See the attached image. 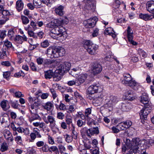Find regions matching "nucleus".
<instances>
[{
    "label": "nucleus",
    "mask_w": 154,
    "mask_h": 154,
    "mask_svg": "<svg viewBox=\"0 0 154 154\" xmlns=\"http://www.w3.org/2000/svg\"><path fill=\"white\" fill-rule=\"evenodd\" d=\"M3 134L4 137H6V136H12V135L10 132L9 130L7 129H5L3 131Z\"/></svg>",
    "instance_id": "obj_44"
},
{
    "label": "nucleus",
    "mask_w": 154,
    "mask_h": 154,
    "mask_svg": "<svg viewBox=\"0 0 154 154\" xmlns=\"http://www.w3.org/2000/svg\"><path fill=\"white\" fill-rule=\"evenodd\" d=\"M88 134L89 135V137L91 138V136L94 135V134H98L99 133V129L97 127L93 128L88 129Z\"/></svg>",
    "instance_id": "obj_20"
},
{
    "label": "nucleus",
    "mask_w": 154,
    "mask_h": 154,
    "mask_svg": "<svg viewBox=\"0 0 154 154\" xmlns=\"http://www.w3.org/2000/svg\"><path fill=\"white\" fill-rule=\"evenodd\" d=\"M125 124L124 122H121L119 123L117 125V127L120 129L121 130H125L127 129L126 127H125Z\"/></svg>",
    "instance_id": "obj_36"
},
{
    "label": "nucleus",
    "mask_w": 154,
    "mask_h": 154,
    "mask_svg": "<svg viewBox=\"0 0 154 154\" xmlns=\"http://www.w3.org/2000/svg\"><path fill=\"white\" fill-rule=\"evenodd\" d=\"M94 94H90L89 92H88L87 91V98L90 100H94V97L95 96H94Z\"/></svg>",
    "instance_id": "obj_51"
},
{
    "label": "nucleus",
    "mask_w": 154,
    "mask_h": 154,
    "mask_svg": "<svg viewBox=\"0 0 154 154\" xmlns=\"http://www.w3.org/2000/svg\"><path fill=\"white\" fill-rule=\"evenodd\" d=\"M88 129L86 127L82 128L80 130V133L83 138H84L86 135L89 137V135L88 134Z\"/></svg>",
    "instance_id": "obj_24"
},
{
    "label": "nucleus",
    "mask_w": 154,
    "mask_h": 154,
    "mask_svg": "<svg viewBox=\"0 0 154 154\" xmlns=\"http://www.w3.org/2000/svg\"><path fill=\"white\" fill-rule=\"evenodd\" d=\"M124 77L123 80L122 81L123 84H128L131 87H135L137 85V83L134 81L131 80V75L129 74H125L123 75Z\"/></svg>",
    "instance_id": "obj_8"
},
{
    "label": "nucleus",
    "mask_w": 154,
    "mask_h": 154,
    "mask_svg": "<svg viewBox=\"0 0 154 154\" xmlns=\"http://www.w3.org/2000/svg\"><path fill=\"white\" fill-rule=\"evenodd\" d=\"M65 31V28L63 26L56 27L51 30L49 35L53 38L57 39L63 36V32Z\"/></svg>",
    "instance_id": "obj_4"
},
{
    "label": "nucleus",
    "mask_w": 154,
    "mask_h": 154,
    "mask_svg": "<svg viewBox=\"0 0 154 154\" xmlns=\"http://www.w3.org/2000/svg\"><path fill=\"white\" fill-rule=\"evenodd\" d=\"M41 46L43 48H46L48 46V41L45 40L41 43Z\"/></svg>",
    "instance_id": "obj_45"
},
{
    "label": "nucleus",
    "mask_w": 154,
    "mask_h": 154,
    "mask_svg": "<svg viewBox=\"0 0 154 154\" xmlns=\"http://www.w3.org/2000/svg\"><path fill=\"white\" fill-rule=\"evenodd\" d=\"M146 5L147 10L151 13L154 14V1L151 0L147 2Z\"/></svg>",
    "instance_id": "obj_16"
},
{
    "label": "nucleus",
    "mask_w": 154,
    "mask_h": 154,
    "mask_svg": "<svg viewBox=\"0 0 154 154\" xmlns=\"http://www.w3.org/2000/svg\"><path fill=\"white\" fill-rule=\"evenodd\" d=\"M76 109H77L76 106L74 104L70 105L68 108V109L70 113H72Z\"/></svg>",
    "instance_id": "obj_41"
},
{
    "label": "nucleus",
    "mask_w": 154,
    "mask_h": 154,
    "mask_svg": "<svg viewBox=\"0 0 154 154\" xmlns=\"http://www.w3.org/2000/svg\"><path fill=\"white\" fill-rule=\"evenodd\" d=\"M17 101L15 102H11V105L14 108L17 109L18 106V104Z\"/></svg>",
    "instance_id": "obj_58"
},
{
    "label": "nucleus",
    "mask_w": 154,
    "mask_h": 154,
    "mask_svg": "<svg viewBox=\"0 0 154 154\" xmlns=\"http://www.w3.org/2000/svg\"><path fill=\"white\" fill-rule=\"evenodd\" d=\"M104 33L105 35H111L113 38L116 37V34L115 32L113 30V29L110 27L106 29Z\"/></svg>",
    "instance_id": "obj_18"
},
{
    "label": "nucleus",
    "mask_w": 154,
    "mask_h": 154,
    "mask_svg": "<svg viewBox=\"0 0 154 154\" xmlns=\"http://www.w3.org/2000/svg\"><path fill=\"white\" fill-rule=\"evenodd\" d=\"M55 73H54L53 70H49V79L53 77V80L56 81H59L60 79V75L58 73H56L55 70H54Z\"/></svg>",
    "instance_id": "obj_15"
},
{
    "label": "nucleus",
    "mask_w": 154,
    "mask_h": 154,
    "mask_svg": "<svg viewBox=\"0 0 154 154\" xmlns=\"http://www.w3.org/2000/svg\"><path fill=\"white\" fill-rule=\"evenodd\" d=\"M65 52L64 48L60 46H58L54 49L50 48H49V55H50L49 57L51 58L63 56Z\"/></svg>",
    "instance_id": "obj_3"
},
{
    "label": "nucleus",
    "mask_w": 154,
    "mask_h": 154,
    "mask_svg": "<svg viewBox=\"0 0 154 154\" xmlns=\"http://www.w3.org/2000/svg\"><path fill=\"white\" fill-rule=\"evenodd\" d=\"M14 34V32L12 29H9L8 32V35L9 38L11 39L13 38Z\"/></svg>",
    "instance_id": "obj_43"
},
{
    "label": "nucleus",
    "mask_w": 154,
    "mask_h": 154,
    "mask_svg": "<svg viewBox=\"0 0 154 154\" xmlns=\"http://www.w3.org/2000/svg\"><path fill=\"white\" fill-rule=\"evenodd\" d=\"M21 18L22 20V23L23 24L26 25L29 22V20L28 18L24 16H21Z\"/></svg>",
    "instance_id": "obj_34"
},
{
    "label": "nucleus",
    "mask_w": 154,
    "mask_h": 154,
    "mask_svg": "<svg viewBox=\"0 0 154 154\" xmlns=\"http://www.w3.org/2000/svg\"><path fill=\"white\" fill-rule=\"evenodd\" d=\"M27 40V38L25 35H23V36L19 35H17L14 38V41L20 44H22L24 41H26Z\"/></svg>",
    "instance_id": "obj_19"
},
{
    "label": "nucleus",
    "mask_w": 154,
    "mask_h": 154,
    "mask_svg": "<svg viewBox=\"0 0 154 154\" xmlns=\"http://www.w3.org/2000/svg\"><path fill=\"white\" fill-rule=\"evenodd\" d=\"M85 5L84 8L89 12H94L96 9V5L92 4L90 0H84Z\"/></svg>",
    "instance_id": "obj_10"
},
{
    "label": "nucleus",
    "mask_w": 154,
    "mask_h": 154,
    "mask_svg": "<svg viewBox=\"0 0 154 154\" xmlns=\"http://www.w3.org/2000/svg\"><path fill=\"white\" fill-rule=\"evenodd\" d=\"M79 116L82 119V120H85L86 119V116L85 115H84L81 112H77Z\"/></svg>",
    "instance_id": "obj_47"
},
{
    "label": "nucleus",
    "mask_w": 154,
    "mask_h": 154,
    "mask_svg": "<svg viewBox=\"0 0 154 154\" xmlns=\"http://www.w3.org/2000/svg\"><path fill=\"white\" fill-rule=\"evenodd\" d=\"M40 117L37 113L31 115V117L29 118V121L32 122L35 120L40 119Z\"/></svg>",
    "instance_id": "obj_33"
},
{
    "label": "nucleus",
    "mask_w": 154,
    "mask_h": 154,
    "mask_svg": "<svg viewBox=\"0 0 154 154\" xmlns=\"http://www.w3.org/2000/svg\"><path fill=\"white\" fill-rule=\"evenodd\" d=\"M9 20V18L8 17H5V19H0V25L4 24Z\"/></svg>",
    "instance_id": "obj_62"
},
{
    "label": "nucleus",
    "mask_w": 154,
    "mask_h": 154,
    "mask_svg": "<svg viewBox=\"0 0 154 154\" xmlns=\"http://www.w3.org/2000/svg\"><path fill=\"white\" fill-rule=\"evenodd\" d=\"M69 22V20L66 17H62L60 20L53 19L49 23L50 27L54 26H63L67 24Z\"/></svg>",
    "instance_id": "obj_6"
},
{
    "label": "nucleus",
    "mask_w": 154,
    "mask_h": 154,
    "mask_svg": "<svg viewBox=\"0 0 154 154\" xmlns=\"http://www.w3.org/2000/svg\"><path fill=\"white\" fill-rule=\"evenodd\" d=\"M23 2L22 0H18L16 2V7L19 12L23 10Z\"/></svg>",
    "instance_id": "obj_23"
},
{
    "label": "nucleus",
    "mask_w": 154,
    "mask_h": 154,
    "mask_svg": "<svg viewBox=\"0 0 154 154\" xmlns=\"http://www.w3.org/2000/svg\"><path fill=\"white\" fill-rule=\"evenodd\" d=\"M72 119L71 118H66V124L68 125H69L70 124H71V126H72V125L73 124L72 123Z\"/></svg>",
    "instance_id": "obj_52"
},
{
    "label": "nucleus",
    "mask_w": 154,
    "mask_h": 154,
    "mask_svg": "<svg viewBox=\"0 0 154 154\" xmlns=\"http://www.w3.org/2000/svg\"><path fill=\"white\" fill-rule=\"evenodd\" d=\"M139 17L140 18L146 21L150 20L152 18H154V15H152L147 14L140 13L139 15Z\"/></svg>",
    "instance_id": "obj_17"
},
{
    "label": "nucleus",
    "mask_w": 154,
    "mask_h": 154,
    "mask_svg": "<svg viewBox=\"0 0 154 154\" xmlns=\"http://www.w3.org/2000/svg\"><path fill=\"white\" fill-rule=\"evenodd\" d=\"M55 106L57 109H60V110L65 111L67 109L66 106L63 103L60 102L59 105L56 104Z\"/></svg>",
    "instance_id": "obj_29"
},
{
    "label": "nucleus",
    "mask_w": 154,
    "mask_h": 154,
    "mask_svg": "<svg viewBox=\"0 0 154 154\" xmlns=\"http://www.w3.org/2000/svg\"><path fill=\"white\" fill-rule=\"evenodd\" d=\"M87 139L85 143L84 144L85 146L87 149H90L91 148V141L89 139L87 140Z\"/></svg>",
    "instance_id": "obj_38"
},
{
    "label": "nucleus",
    "mask_w": 154,
    "mask_h": 154,
    "mask_svg": "<svg viewBox=\"0 0 154 154\" xmlns=\"http://www.w3.org/2000/svg\"><path fill=\"white\" fill-rule=\"evenodd\" d=\"M17 131L19 133H24L25 134L28 135L29 134V131L27 130H25L23 128L21 127H19L17 128L16 131Z\"/></svg>",
    "instance_id": "obj_31"
},
{
    "label": "nucleus",
    "mask_w": 154,
    "mask_h": 154,
    "mask_svg": "<svg viewBox=\"0 0 154 154\" xmlns=\"http://www.w3.org/2000/svg\"><path fill=\"white\" fill-rule=\"evenodd\" d=\"M91 140H90L91 141V144L93 146V147L95 148H97V145L98 144V141L96 139H94L93 140H91V138H90Z\"/></svg>",
    "instance_id": "obj_46"
},
{
    "label": "nucleus",
    "mask_w": 154,
    "mask_h": 154,
    "mask_svg": "<svg viewBox=\"0 0 154 154\" xmlns=\"http://www.w3.org/2000/svg\"><path fill=\"white\" fill-rule=\"evenodd\" d=\"M8 147L5 142L2 143L1 145V150L2 152H4L8 150Z\"/></svg>",
    "instance_id": "obj_35"
},
{
    "label": "nucleus",
    "mask_w": 154,
    "mask_h": 154,
    "mask_svg": "<svg viewBox=\"0 0 154 154\" xmlns=\"http://www.w3.org/2000/svg\"><path fill=\"white\" fill-rule=\"evenodd\" d=\"M102 70V66L97 63H94L91 66V71L94 75H96L100 73Z\"/></svg>",
    "instance_id": "obj_9"
},
{
    "label": "nucleus",
    "mask_w": 154,
    "mask_h": 154,
    "mask_svg": "<svg viewBox=\"0 0 154 154\" xmlns=\"http://www.w3.org/2000/svg\"><path fill=\"white\" fill-rule=\"evenodd\" d=\"M58 149L57 146H52L50 147V149H49V152H55L56 151H58Z\"/></svg>",
    "instance_id": "obj_55"
},
{
    "label": "nucleus",
    "mask_w": 154,
    "mask_h": 154,
    "mask_svg": "<svg viewBox=\"0 0 154 154\" xmlns=\"http://www.w3.org/2000/svg\"><path fill=\"white\" fill-rule=\"evenodd\" d=\"M149 99L148 95L146 93H143L140 97V102L145 104L143 108L140 111L139 113L140 118L146 120L148 115L151 111V105L149 103Z\"/></svg>",
    "instance_id": "obj_1"
},
{
    "label": "nucleus",
    "mask_w": 154,
    "mask_h": 154,
    "mask_svg": "<svg viewBox=\"0 0 154 154\" xmlns=\"http://www.w3.org/2000/svg\"><path fill=\"white\" fill-rule=\"evenodd\" d=\"M7 101L6 100H3L0 103L1 107L5 111L7 110L10 108L9 106L7 105Z\"/></svg>",
    "instance_id": "obj_25"
},
{
    "label": "nucleus",
    "mask_w": 154,
    "mask_h": 154,
    "mask_svg": "<svg viewBox=\"0 0 154 154\" xmlns=\"http://www.w3.org/2000/svg\"><path fill=\"white\" fill-rule=\"evenodd\" d=\"M83 124V122L82 120L79 119L77 121V125L79 127H82Z\"/></svg>",
    "instance_id": "obj_60"
},
{
    "label": "nucleus",
    "mask_w": 154,
    "mask_h": 154,
    "mask_svg": "<svg viewBox=\"0 0 154 154\" xmlns=\"http://www.w3.org/2000/svg\"><path fill=\"white\" fill-rule=\"evenodd\" d=\"M64 138L65 139V141L67 143L71 142L72 140V137H71L70 135L68 134L64 135Z\"/></svg>",
    "instance_id": "obj_39"
},
{
    "label": "nucleus",
    "mask_w": 154,
    "mask_h": 154,
    "mask_svg": "<svg viewBox=\"0 0 154 154\" xmlns=\"http://www.w3.org/2000/svg\"><path fill=\"white\" fill-rule=\"evenodd\" d=\"M49 122L50 123V127L54 134L56 133L58 129L55 126V123L54 118L52 116H49Z\"/></svg>",
    "instance_id": "obj_14"
},
{
    "label": "nucleus",
    "mask_w": 154,
    "mask_h": 154,
    "mask_svg": "<svg viewBox=\"0 0 154 154\" xmlns=\"http://www.w3.org/2000/svg\"><path fill=\"white\" fill-rule=\"evenodd\" d=\"M11 15V14L7 10H3L1 12H0V16L2 15V17L3 19H5V17H9L8 16Z\"/></svg>",
    "instance_id": "obj_26"
},
{
    "label": "nucleus",
    "mask_w": 154,
    "mask_h": 154,
    "mask_svg": "<svg viewBox=\"0 0 154 154\" xmlns=\"http://www.w3.org/2000/svg\"><path fill=\"white\" fill-rule=\"evenodd\" d=\"M98 19L96 17L90 18L88 19L87 21V23L86 25V27L91 28L94 27Z\"/></svg>",
    "instance_id": "obj_13"
},
{
    "label": "nucleus",
    "mask_w": 154,
    "mask_h": 154,
    "mask_svg": "<svg viewBox=\"0 0 154 154\" xmlns=\"http://www.w3.org/2000/svg\"><path fill=\"white\" fill-rule=\"evenodd\" d=\"M101 88L96 85H93L90 86L88 88L87 91L90 94H94L101 91Z\"/></svg>",
    "instance_id": "obj_11"
},
{
    "label": "nucleus",
    "mask_w": 154,
    "mask_h": 154,
    "mask_svg": "<svg viewBox=\"0 0 154 154\" xmlns=\"http://www.w3.org/2000/svg\"><path fill=\"white\" fill-rule=\"evenodd\" d=\"M88 76V75L86 74H82L79 75L78 78H76V85L79 86L84 83L86 79Z\"/></svg>",
    "instance_id": "obj_12"
},
{
    "label": "nucleus",
    "mask_w": 154,
    "mask_h": 154,
    "mask_svg": "<svg viewBox=\"0 0 154 154\" xmlns=\"http://www.w3.org/2000/svg\"><path fill=\"white\" fill-rule=\"evenodd\" d=\"M29 110L31 115L36 114L38 113L37 107L34 106L33 105L29 106Z\"/></svg>",
    "instance_id": "obj_30"
},
{
    "label": "nucleus",
    "mask_w": 154,
    "mask_h": 154,
    "mask_svg": "<svg viewBox=\"0 0 154 154\" xmlns=\"http://www.w3.org/2000/svg\"><path fill=\"white\" fill-rule=\"evenodd\" d=\"M58 147L61 153H62L63 152V151H65L66 148L63 145L61 144H59Z\"/></svg>",
    "instance_id": "obj_49"
},
{
    "label": "nucleus",
    "mask_w": 154,
    "mask_h": 154,
    "mask_svg": "<svg viewBox=\"0 0 154 154\" xmlns=\"http://www.w3.org/2000/svg\"><path fill=\"white\" fill-rule=\"evenodd\" d=\"M41 149L43 152H47L48 151V146L45 143L42 148Z\"/></svg>",
    "instance_id": "obj_54"
},
{
    "label": "nucleus",
    "mask_w": 154,
    "mask_h": 154,
    "mask_svg": "<svg viewBox=\"0 0 154 154\" xmlns=\"http://www.w3.org/2000/svg\"><path fill=\"white\" fill-rule=\"evenodd\" d=\"M64 7L61 5H60L57 8H56L55 10L56 13L60 16H63L64 14L63 11Z\"/></svg>",
    "instance_id": "obj_21"
},
{
    "label": "nucleus",
    "mask_w": 154,
    "mask_h": 154,
    "mask_svg": "<svg viewBox=\"0 0 154 154\" xmlns=\"http://www.w3.org/2000/svg\"><path fill=\"white\" fill-rule=\"evenodd\" d=\"M133 32L131 28L128 26L127 29V36L128 39H131L132 38H133Z\"/></svg>",
    "instance_id": "obj_27"
},
{
    "label": "nucleus",
    "mask_w": 154,
    "mask_h": 154,
    "mask_svg": "<svg viewBox=\"0 0 154 154\" xmlns=\"http://www.w3.org/2000/svg\"><path fill=\"white\" fill-rule=\"evenodd\" d=\"M103 96L101 95L95 96L94 99V101L97 103H101L103 100Z\"/></svg>",
    "instance_id": "obj_28"
},
{
    "label": "nucleus",
    "mask_w": 154,
    "mask_h": 154,
    "mask_svg": "<svg viewBox=\"0 0 154 154\" xmlns=\"http://www.w3.org/2000/svg\"><path fill=\"white\" fill-rule=\"evenodd\" d=\"M71 66V64L68 62H64L61 64L58 69L55 70L56 73H58L59 75H62L66 72L68 71Z\"/></svg>",
    "instance_id": "obj_7"
},
{
    "label": "nucleus",
    "mask_w": 154,
    "mask_h": 154,
    "mask_svg": "<svg viewBox=\"0 0 154 154\" xmlns=\"http://www.w3.org/2000/svg\"><path fill=\"white\" fill-rule=\"evenodd\" d=\"M7 117L1 116L0 117V121L2 124L7 122Z\"/></svg>",
    "instance_id": "obj_63"
},
{
    "label": "nucleus",
    "mask_w": 154,
    "mask_h": 154,
    "mask_svg": "<svg viewBox=\"0 0 154 154\" xmlns=\"http://www.w3.org/2000/svg\"><path fill=\"white\" fill-rule=\"evenodd\" d=\"M72 137L75 139H76L77 138L78 134L77 132L75 131V127L74 126V125H72Z\"/></svg>",
    "instance_id": "obj_37"
},
{
    "label": "nucleus",
    "mask_w": 154,
    "mask_h": 154,
    "mask_svg": "<svg viewBox=\"0 0 154 154\" xmlns=\"http://www.w3.org/2000/svg\"><path fill=\"white\" fill-rule=\"evenodd\" d=\"M91 110L90 108H88L86 109L85 112V114L86 116H88L91 113Z\"/></svg>",
    "instance_id": "obj_56"
},
{
    "label": "nucleus",
    "mask_w": 154,
    "mask_h": 154,
    "mask_svg": "<svg viewBox=\"0 0 154 154\" xmlns=\"http://www.w3.org/2000/svg\"><path fill=\"white\" fill-rule=\"evenodd\" d=\"M50 91L52 94V97L54 99L57 97L55 91L54 89H50Z\"/></svg>",
    "instance_id": "obj_57"
},
{
    "label": "nucleus",
    "mask_w": 154,
    "mask_h": 154,
    "mask_svg": "<svg viewBox=\"0 0 154 154\" xmlns=\"http://www.w3.org/2000/svg\"><path fill=\"white\" fill-rule=\"evenodd\" d=\"M131 106L130 103H122L121 109L123 111H128L131 108Z\"/></svg>",
    "instance_id": "obj_22"
},
{
    "label": "nucleus",
    "mask_w": 154,
    "mask_h": 154,
    "mask_svg": "<svg viewBox=\"0 0 154 154\" xmlns=\"http://www.w3.org/2000/svg\"><path fill=\"white\" fill-rule=\"evenodd\" d=\"M1 64L2 65L6 66H10L11 65V63L8 61H3Z\"/></svg>",
    "instance_id": "obj_64"
},
{
    "label": "nucleus",
    "mask_w": 154,
    "mask_h": 154,
    "mask_svg": "<svg viewBox=\"0 0 154 154\" xmlns=\"http://www.w3.org/2000/svg\"><path fill=\"white\" fill-rule=\"evenodd\" d=\"M74 95L77 98L80 100H82L83 99L82 96L77 92H75L74 93Z\"/></svg>",
    "instance_id": "obj_59"
},
{
    "label": "nucleus",
    "mask_w": 154,
    "mask_h": 154,
    "mask_svg": "<svg viewBox=\"0 0 154 154\" xmlns=\"http://www.w3.org/2000/svg\"><path fill=\"white\" fill-rule=\"evenodd\" d=\"M112 101L110 100L106 101V103L104 104L105 107L106 108L112 107L113 105Z\"/></svg>",
    "instance_id": "obj_42"
},
{
    "label": "nucleus",
    "mask_w": 154,
    "mask_h": 154,
    "mask_svg": "<svg viewBox=\"0 0 154 154\" xmlns=\"http://www.w3.org/2000/svg\"><path fill=\"white\" fill-rule=\"evenodd\" d=\"M11 75V72L10 71H8L3 72V75L4 78L6 79H8Z\"/></svg>",
    "instance_id": "obj_48"
},
{
    "label": "nucleus",
    "mask_w": 154,
    "mask_h": 154,
    "mask_svg": "<svg viewBox=\"0 0 154 154\" xmlns=\"http://www.w3.org/2000/svg\"><path fill=\"white\" fill-rule=\"evenodd\" d=\"M127 129L130 127L132 125V122L129 120H127L125 122H124Z\"/></svg>",
    "instance_id": "obj_53"
},
{
    "label": "nucleus",
    "mask_w": 154,
    "mask_h": 154,
    "mask_svg": "<svg viewBox=\"0 0 154 154\" xmlns=\"http://www.w3.org/2000/svg\"><path fill=\"white\" fill-rule=\"evenodd\" d=\"M64 117V115L62 112H59L57 113V117L60 119H63Z\"/></svg>",
    "instance_id": "obj_50"
},
{
    "label": "nucleus",
    "mask_w": 154,
    "mask_h": 154,
    "mask_svg": "<svg viewBox=\"0 0 154 154\" xmlns=\"http://www.w3.org/2000/svg\"><path fill=\"white\" fill-rule=\"evenodd\" d=\"M4 45L8 48H10L12 46L11 43L8 40H6L4 41Z\"/></svg>",
    "instance_id": "obj_40"
},
{
    "label": "nucleus",
    "mask_w": 154,
    "mask_h": 154,
    "mask_svg": "<svg viewBox=\"0 0 154 154\" xmlns=\"http://www.w3.org/2000/svg\"><path fill=\"white\" fill-rule=\"evenodd\" d=\"M54 106L53 104L51 102H49V114L53 115L54 114V112L53 111Z\"/></svg>",
    "instance_id": "obj_32"
},
{
    "label": "nucleus",
    "mask_w": 154,
    "mask_h": 154,
    "mask_svg": "<svg viewBox=\"0 0 154 154\" xmlns=\"http://www.w3.org/2000/svg\"><path fill=\"white\" fill-rule=\"evenodd\" d=\"M125 145L128 146L130 149V152H132L134 153L138 152L139 151V149L141 142L139 138H136L133 139V142H131L130 140L126 138L124 140Z\"/></svg>",
    "instance_id": "obj_2"
},
{
    "label": "nucleus",
    "mask_w": 154,
    "mask_h": 154,
    "mask_svg": "<svg viewBox=\"0 0 154 154\" xmlns=\"http://www.w3.org/2000/svg\"><path fill=\"white\" fill-rule=\"evenodd\" d=\"M84 47L91 54L96 53V51L98 48V46L94 44L90 40H85L84 42Z\"/></svg>",
    "instance_id": "obj_5"
},
{
    "label": "nucleus",
    "mask_w": 154,
    "mask_h": 154,
    "mask_svg": "<svg viewBox=\"0 0 154 154\" xmlns=\"http://www.w3.org/2000/svg\"><path fill=\"white\" fill-rule=\"evenodd\" d=\"M30 66L32 70L34 71H37L36 67L35 66V64L33 62H31L30 63Z\"/></svg>",
    "instance_id": "obj_61"
}]
</instances>
